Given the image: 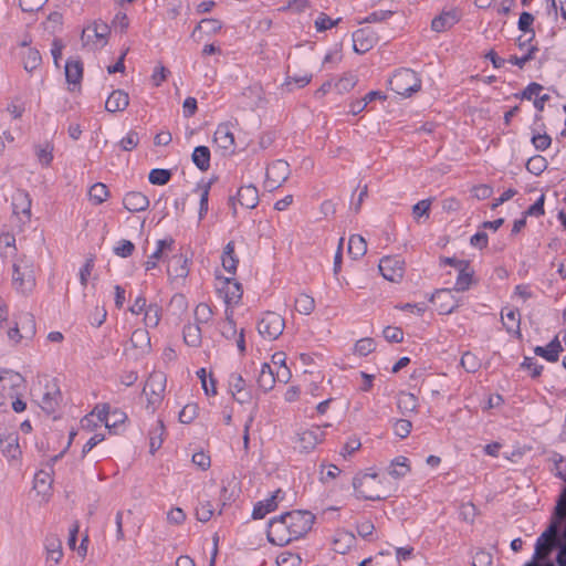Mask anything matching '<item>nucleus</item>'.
<instances>
[{
  "label": "nucleus",
  "mask_w": 566,
  "mask_h": 566,
  "mask_svg": "<svg viewBox=\"0 0 566 566\" xmlns=\"http://www.w3.org/2000/svg\"><path fill=\"white\" fill-rule=\"evenodd\" d=\"M13 213L18 216H22L23 222H29L31 218V199L29 195L24 191H18L13 196L12 202Z\"/></svg>",
  "instance_id": "24"
},
{
  "label": "nucleus",
  "mask_w": 566,
  "mask_h": 566,
  "mask_svg": "<svg viewBox=\"0 0 566 566\" xmlns=\"http://www.w3.org/2000/svg\"><path fill=\"white\" fill-rule=\"evenodd\" d=\"M340 469L335 464H321L319 481L324 484L335 480L340 474Z\"/></svg>",
  "instance_id": "49"
},
{
  "label": "nucleus",
  "mask_w": 566,
  "mask_h": 566,
  "mask_svg": "<svg viewBox=\"0 0 566 566\" xmlns=\"http://www.w3.org/2000/svg\"><path fill=\"white\" fill-rule=\"evenodd\" d=\"M111 33L108 24L102 20H96L83 29L81 41L83 48L90 51H96L107 44V39Z\"/></svg>",
  "instance_id": "2"
},
{
  "label": "nucleus",
  "mask_w": 566,
  "mask_h": 566,
  "mask_svg": "<svg viewBox=\"0 0 566 566\" xmlns=\"http://www.w3.org/2000/svg\"><path fill=\"white\" fill-rule=\"evenodd\" d=\"M367 252V243L365 239L359 234L350 235L348 240V253L353 259H358Z\"/></svg>",
  "instance_id": "39"
},
{
  "label": "nucleus",
  "mask_w": 566,
  "mask_h": 566,
  "mask_svg": "<svg viewBox=\"0 0 566 566\" xmlns=\"http://www.w3.org/2000/svg\"><path fill=\"white\" fill-rule=\"evenodd\" d=\"M460 363H461V366L468 373H475L481 366V363L478 359V357L470 352H467L462 355Z\"/></svg>",
  "instance_id": "57"
},
{
  "label": "nucleus",
  "mask_w": 566,
  "mask_h": 566,
  "mask_svg": "<svg viewBox=\"0 0 566 566\" xmlns=\"http://www.w3.org/2000/svg\"><path fill=\"white\" fill-rule=\"evenodd\" d=\"M123 205L130 212H139L148 208L149 200L142 192L130 191L123 198Z\"/></svg>",
  "instance_id": "26"
},
{
  "label": "nucleus",
  "mask_w": 566,
  "mask_h": 566,
  "mask_svg": "<svg viewBox=\"0 0 566 566\" xmlns=\"http://www.w3.org/2000/svg\"><path fill=\"white\" fill-rule=\"evenodd\" d=\"M355 544V535L350 532L339 530L333 538V549L336 553L345 554Z\"/></svg>",
  "instance_id": "28"
},
{
  "label": "nucleus",
  "mask_w": 566,
  "mask_h": 566,
  "mask_svg": "<svg viewBox=\"0 0 566 566\" xmlns=\"http://www.w3.org/2000/svg\"><path fill=\"white\" fill-rule=\"evenodd\" d=\"M198 415V406L195 403L186 405L179 412V421L181 423H190Z\"/></svg>",
  "instance_id": "62"
},
{
  "label": "nucleus",
  "mask_w": 566,
  "mask_h": 566,
  "mask_svg": "<svg viewBox=\"0 0 566 566\" xmlns=\"http://www.w3.org/2000/svg\"><path fill=\"white\" fill-rule=\"evenodd\" d=\"M35 333V324L32 316H29V326L24 327V334H21L18 324L14 327H11L7 332V336L9 342L12 345H18L23 338H32Z\"/></svg>",
  "instance_id": "30"
},
{
  "label": "nucleus",
  "mask_w": 566,
  "mask_h": 566,
  "mask_svg": "<svg viewBox=\"0 0 566 566\" xmlns=\"http://www.w3.org/2000/svg\"><path fill=\"white\" fill-rule=\"evenodd\" d=\"M164 432V422L158 420L156 427L149 433V451L151 454H154L161 447Z\"/></svg>",
  "instance_id": "44"
},
{
  "label": "nucleus",
  "mask_w": 566,
  "mask_h": 566,
  "mask_svg": "<svg viewBox=\"0 0 566 566\" xmlns=\"http://www.w3.org/2000/svg\"><path fill=\"white\" fill-rule=\"evenodd\" d=\"M291 174L290 165L282 159L273 161L266 168L264 187L269 191H273L281 187Z\"/></svg>",
  "instance_id": "9"
},
{
  "label": "nucleus",
  "mask_w": 566,
  "mask_h": 566,
  "mask_svg": "<svg viewBox=\"0 0 566 566\" xmlns=\"http://www.w3.org/2000/svg\"><path fill=\"white\" fill-rule=\"evenodd\" d=\"M376 348V343L373 338L365 337L356 342L355 353L359 356H367L373 353Z\"/></svg>",
  "instance_id": "56"
},
{
  "label": "nucleus",
  "mask_w": 566,
  "mask_h": 566,
  "mask_svg": "<svg viewBox=\"0 0 566 566\" xmlns=\"http://www.w3.org/2000/svg\"><path fill=\"white\" fill-rule=\"evenodd\" d=\"M83 76V66L80 61H67L65 64V77L69 84H80Z\"/></svg>",
  "instance_id": "38"
},
{
  "label": "nucleus",
  "mask_w": 566,
  "mask_h": 566,
  "mask_svg": "<svg viewBox=\"0 0 566 566\" xmlns=\"http://www.w3.org/2000/svg\"><path fill=\"white\" fill-rule=\"evenodd\" d=\"M213 515V509L209 501H201L196 509V517L200 522H208Z\"/></svg>",
  "instance_id": "59"
},
{
  "label": "nucleus",
  "mask_w": 566,
  "mask_h": 566,
  "mask_svg": "<svg viewBox=\"0 0 566 566\" xmlns=\"http://www.w3.org/2000/svg\"><path fill=\"white\" fill-rule=\"evenodd\" d=\"M324 437L325 433L321 429V427H312L310 429H304L297 433L295 449H297L302 453H308L313 451L316 448V446L324 440Z\"/></svg>",
  "instance_id": "13"
},
{
  "label": "nucleus",
  "mask_w": 566,
  "mask_h": 566,
  "mask_svg": "<svg viewBox=\"0 0 566 566\" xmlns=\"http://www.w3.org/2000/svg\"><path fill=\"white\" fill-rule=\"evenodd\" d=\"M378 268L386 280L399 282L403 277L405 261L398 256H384Z\"/></svg>",
  "instance_id": "14"
},
{
  "label": "nucleus",
  "mask_w": 566,
  "mask_h": 566,
  "mask_svg": "<svg viewBox=\"0 0 566 566\" xmlns=\"http://www.w3.org/2000/svg\"><path fill=\"white\" fill-rule=\"evenodd\" d=\"M502 323L509 333L520 335V313L517 310L505 307L501 312Z\"/></svg>",
  "instance_id": "29"
},
{
  "label": "nucleus",
  "mask_w": 566,
  "mask_h": 566,
  "mask_svg": "<svg viewBox=\"0 0 566 566\" xmlns=\"http://www.w3.org/2000/svg\"><path fill=\"white\" fill-rule=\"evenodd\" d=\"M222 28V23L220 20L210 18V19H202L198 25L195 28V30L191 33V36L193 39L197 38V34L199 31H205L207 34H216L218 33Z\"/></svg>",
  "instance_id": "40"
},
{
  "label": "nucleus",
  "mask_w": 566,
  "mask_h": 566,
  "mask_svg": "<svg viewBox=\"0 0 566 566\" xmlns=\"http://www.w3.org/2000/svg\"><path fill=\"white\" fill-rule=\"evenodd\" d=\"M130 340L136 348L148 349L150 347V337L145 329H136Z\"/></svg>",
  "instance_id": "53"
},
{
  "label": "nucleus",
  "mask_w": 566,
  "mask_h": 566,
  "mask_svg": "<svg viewBox=\"0 0 566 566\" xmlns=\"http://www.w3.org/2000/svg\"><path fill=\"white\" fill-rule=\"evenodd\" d=\"M41 55L38 50L29 49L23 57V66L28 72H32L41 64Z\"/></svg>",
  "instance_id": "52"
},
{
  "label": "nucleus",
  "mask_w": 566,
  "mask_h": 566,
  "mask_svg": "<svg viewBox=\"0 0 566 566\" xmlns=\"http://www.w3.org/2000/svg\"><path fill=\"white\" fill-rule=\"evenodd\" d=\"M473 273L474 272L470 269L469 263L467 266L459 269V274L453 290L457 292H464L469 290L472 283Z\"/></svg>",
  "instance_id": "43"
},
{
  "label": "nucleus",
  "mask_w": 566,
  "mask_h": 566,
  "mask_svg": "<svg viewBox=\"0 0 566 566\" xmlns=\"http://www.w3.org/2000/svg\"><path fill=\"white\" fill-rule=\"evenodd\" d=\"M184 339L189 346L197 347L201 343V329L198 324H189L184 329Z\"/></svg>",
  "instance_id": "45"
},
{
  "label": "nucleus",
  "mask_w": 566,
  "mask_h": 566,
  "mask_svg": "<svg viewBox=\"0 0 566 566\" xmlns=\"http://www.w3.org/2000/svg\"><path fill=\"white\" fill-rule=\"evenodd\" d=\"M357 77L353 74H344L336 83L335 88L339 94L349 92L357 84Z\"/></svg>",
  "instance_id": "51"
},
{
  "label": "nucleus",
  "mask_w": 566,
  "mask_h": 566,
  "mask_svg": "<svg viewBox=\"0 0 566 566\" xmlns=\"http://www.w3.org/2000/svg\"><path fill=\"white\" fill-rule=\"evenodd\" d=\"M229 390L235 401L239 403H249L252 400V394L247 386L245 380L240 374L233 373L229 376Z\"/></svg>",
  "instance_id": "16"
},
{
  "label": "nucleus",
  "mask_w": 566,
  "mask_h": 566,
  "mask_svg": "<svg viewBox=\"0 0 566 566\" xmlns=\"http://www.w3.org/2000/svg\"><path fill=\"white\" fill-rule=\"evenodd\" d=\"M60 400L61 391L56 384L48 382L45 385L44 391L38 399V403L44 412L51 415L55 412L56 408L59 407Z\"/></svg>",
  "instance_id": "15"
},
{
  "label": "nucleus",
  "mask_w": 566,
  "mask_h": 566,
  "mask_svg": "<svg viewBox=\"0 0 566 566\" xmlns=\"http://www.w3.org/2000/svg\"><path fill=\"white\" fill-rule=\"evenodd\" d=\"M275 384L274 371L268 363L262 364L259 376H258V385L264 391H269L273 388Z\"/></svg>",
  "instance_id": "36"
},
{
  "label": "nucleus",
  "mask_w": 566,
  "mask_h": 566,
  "mask_svg": "<svg viewBox=\"0 0 566 566\" xmlns=\"http://www.w3.org/2000/svg\"><path fill=\"white\" fill-rule=\"evenodd\" d=\"M88 196L95 205H101L107 200L109 191L106 185L96 182L90 188Z\"/></svg>",
  "instance_id": "46"
},
{
  "label": "nucleus",
  "mask_w": 566,
  "mask_h": 566,
  "mask_svg": "<svg viewBox=\"0 0 566 566\" xmlns=\"http://www.w3.org/2000/svg\"><path fill=\"white\" fill-rule=\"evenodd\" d=\"M174 241L171 239H164L157 242V249L153 252L148 260L145 262V270L150 271L157 266V261L160 260L166 250H170Z\"/></svg>",
  "instance_id": "34"
},
{
  "label": "nucleus",
  "mask_w": 566,
  "mask_h": 566,
  "mask_svg": "<svg viewBox=\"0 0 566 566\" xmlns=\"http://www.w3.org/2000/svg\"><path fill=\"white\" fill-rule=\"evenodd\" d=\"M238 202L248 209H253L259 203V191L253 185L243 186L237 193Z\"/></svg>",
  "instance_id": "27"
},
{
  "label": "nucleus",
  "mask_w": 566,
  "mask_h": 566,
  "mask_svg": "<svg viewBox=\"0 0 566 566\" xmlns=\"http://www.w3.org/2000/svg\"><path fill=\"white\" fill-rule=\"evenodd\" d=\"M213 139L224 155L234 153V135L229 123H222L217 127Z\"/></svg>",
  "instance_id": "17"
},
{
  "label": "nucleus",
  "mask_w": 566,
  "mask_h": 566,
  "mask_svg": "<svg viewBox=\"0 0 566 566\" xmlns=\"http://www.w3.org/2000/svg\"><path fill=\"white\" fill-rule=\"evenodd\" d=\"M44 547L46 552V563L50 564V566L60 564L63 557L61 539L56 535L50 534L45 537Z\"/></svg>",
  "instance_id": "19"
},
{
  "label": "nucleus",
  "mask_w": 566,
  "mask_h": 566,
  "mask_svg": "<svg viewBox=\"0 0 566 566\" xmlns=\"http://www.w3.org/2000/svg\"><path fill=\"white\" fill-rule=\"evenodd\" d=\"M161 317V310L157 304H149L145 311L144 323L147 327H156Z\"/></svg>",
  "instance_id": "48"
},
{
  "label": "nucleus",
  "mask_w": 566,
  "mask_h": 566,
  "mask_svg": "<svg viewBox=\"0 0 566 566\" xmlns=\"http://www.w3.org/2000/svg\"><path fill=\"white\" fill-rule=\"evenodd\" d=\"M268 539L277 546H284L294 539L282 515L270 521Z\"/></svg>",
  "instance_id": "12"
},
{
  "label": "nucleus",
  "mask_w": 566,
  "mask_h": 566,
  "mask_svg": "<svg viewBox=\"0 0 566 566\" xmlns=\"http://www.w3.org/2000/svg\"><path fill=\"white\" fill-rule=\"evenodd\" d=\"M294 307L300 314L310 315L315 310V300L306 293H301L295 298Z\"/></svg>",
  "instance_id": "42"
},
{
  "label": "nucleus",
  "mask_w": 566,
  "mask_h": 566,
  "mask_svg": "<svg viewBox=\"0 0 566 566\" xmlns=\"http://www.w3.org/2000/svg\"><path fill=\"white\" fill-rule=\"evenodd\" d=\"M0 451L10 463H17L21 460L22 450L19 444L18 432L7 430L0 432Z\"/></svg>",
  "instance_id": "11"
},
{
  "label": "nucleus",
  "mask_w": 566,
  "mask_h": 566,
  "mask_svg": "<svg viewBox=\"0 0 566 566\" xmlns=\"http://www.w3.org/2000/svg\"><path fill=\"white\" fill-rule=\"evenodd\" d=\"M562 349L558 338L555 337L546 347L537 346L534 352L537 356L545 358L547 361L554 363L557 361Z\"/></svg>",
  "instance_id": "32"
},
{
  "label": "nucleus",
  "mask_w": 566,
  "mask_h": 566,
  "mask_svg": "<svg viewBox=\"0 0 566 566\" xmlns=\"http://www.w3.org/2000/svg\"><path fill=\"white\" fill-rule=\"evenodd\" d=\"M397 407L402 415L416 412L418 408V399L411 392H400L397 400Z\"/></svg>",
  "instance_id": "35"
},
{
  "label": "nucleus",
  "mask_w": 566,
  "mask_h": 566,
  "mask_svg": "<svg viewBox=\"0 0 566 566\" xmlns=\"http://www.w3.org/2000/svg\"><path fill=\"white\" fill-rule=\"evenodd\" d=\"M12 282L14 289L22 293H30L35 286V277L31 263L21 260L13 264Z\"/></svg>",
  "instance_id": "5"
},
{
  "label": "nucleus",
  "mask_w": 566,
  "mask_h": 566,
  "mask_svg": "<svg viewBox=\"0 0 566 566\" xmlns=\"http://www.w3.org/2000/svg\"><path fill=\"white\" fill-rule=\"evenodd\" d=\"M36 157L38 160L44 165L49 166L53 159V146L49 143H45L44 145L36 146Z\"/></svg>",
  "instance_id": "54"
},
{
  "label": "nucleus",
  "mask_w": 566,
  "mask_h": 566,
  "mask_svg": "<svg viewBox=\"0 0 566 566\" xmlns=\"http://www.w3.org/2000/svg\"><path fill=\"white\" fill-rule=\"evenodd\" d=\"M243 95L248 97H254L255 98V106L259 107L265 103V96H264V90L261 85L254 84L249 87H247L243 91Z\"/></svg>",
  "instance_id": "55"
},
{
  "label": "nucleus",
  "mask_w": 566,
  "mask_h": 566,
  "mask_svg": "<svg viewBox=\"0 0 566 566\" xmlns=\"http://www.w3.org/2000/svg\"><path fill=\"white\" fill-rule=\"evenodd\" d=\"M192 161L201 171H207L210 167V150L206 146H198L192 153Z\"/></svg>",
  "instance_id": "37"
},
{
  "label": "nucleus",
  "mask_w": 566,
  "mask_h": 566,
  "mask_svg": "<svg viewBox=\"0 0 566 566\" xmlns=\"http://www.w3.org/2000/svg\"><path fill=\"white\" fill-rule=\"evenodd\" d=\"M52 482H53V480H52L51 474L49 472L39 471L34 475L33 489L35 490V492L39 495H42V497L44 500H46L48 496L50 495V490H51Z\"/></svg>",
  "instance_id": "31"
},
{
  "label": "nucleus",
  "mask_w": 566,
  "mask_h": 566,
  "mask_svg": "<svg viewBox=\"0 0 566 566\" xmlns=\"http://www.w3.org/2000/svg\"><path fill=\"white\" fill-rule=\"evenodd\" d=\"M492 555L491 553L480 549L472 557V566H491L492 565Z\"/></svg>",
  "instance_id": "64"
},
{
  "label": "nucleus",
  "mask_w": 566,
  "mask_h": 566,
  "mask_svg": "<svg viewBox=\"0 0 566 566\" xmlns=\"http://www.w3.org/2000/svg\"><path fill=\"white\" fill-rule=\"evenodd\" d=\"M171 177V172L167 169H153L148 179L153 185H166Z\"/></svg>",
  "instance_id": "58"
},
{
  "label": "nucleus",
  "mask_w": 566,
  "mask_h": 566,
  "mask_svg": "<svg viewBox=\"0 0 566 566\" xmlns=\"http://www.w3.org/2000/svg\"><path fill=\"white\" fill-rule=\"evenodd\" d=\"M294 539L305 535L314 523V515L307 511H293L282 514Z\"/></svg>",
  "instance_id": "7"
},
{
  "label": "nucleus",
  "mask_w": 566,
  "mask_h": 566,
  "mask_svg": "<svg viewBox=\"0 0 566 566\" xmlns=\"http://www.w3.org/2000/svg\"><path fill=\"white\" fill-rule=\"evenodd\" d=\"M167 273L170 280H184L189 273L188 259L182 254L172 255L168 260Z\"/></svg>",
  "instance_id": "18"
},
{
  "label": "nucleus",
  "mask_w": 566,
  "mask_h": 566,
  "mask_svg": "<svg viewBox=\"0 0 566 566\" xmlns=\"http://www.w3.org/2000/svg\"><path fill=\"white\" fill-rule=\"evenodd\" d=\"M340 22V18L336 20H332L327 14L319 13L317 19L315 20V29L318 32L326 31L328 29H332L333 27L337 25Z\"/></svg>",
  "instance_id": "60"
},
{
  "label": "nucleus",
  "mask_w": 566,
  "mask_h": 566,
  "mask_svg": "<svg viewBox=\"0 0 566 566\" xmlns=\"http://www.w3.org/2000/svg\"><path fill=\"white\" fill-rule=\"evenodd\" d=\"M284 326L285 322L281 315L266 312L258 323V331L263 338L273 340L283 333Z\"/></svg>",
  "instance_id": "8"
},
{
  "label": "nucleus",
  "mask_w": 566,
  "mask_h": 566,
  "mask_svg": "<svg viewBox=\"0 0 566 566\" xmlns=\"http://www.w3.org/2000/svg\"><path fill=\"white\" fill-rule=\"evenodd\" d=\"M353 49L357 53H365L373 49L376 36L373 31L360 29L353 34Z\"/></svg>",
  "instance_id": "23"
},
{
  "label": "nucleus",
  "mask_w": 566,
  "mask_h": 566,
  "mask_svg": "<svg viewBox=\"0 0 566 566\" xmlns=\"http://www.w3.org/2000/svg\"><path fill=\"white\" fill-rule=\"evenodd\" d=\"M407 458L398 457L391 461L390 465L387 469V472L394 479H400L408 474L410 471V467L407 463Z\"/></svg>",
  "instance_id": "41"
},
{
  "label": "nucleus",
  "mask_w": 566,
  "mask_h": 566,
  "mask_svg": "<svg viewBox=\"0 0 566 566\" xmlns=\"http://www.w3.org/2000/svg\"><path fill=\"white\" fill-rule=\"evenodd\" d=\"M218 291L223 294L224 302L228 305H235L240 302L243 291L241 284L234 280L226 279Z\"/></svg>",
  "instance_id": "22"
},
{
  "label": "nucleus",
  "mask_w": 566,
  "mask_h": 566,
  "mask_svg": "<svg viewBox=\"0 0 566 566\" xmlns=\"http://www.w3.org/2000/svg\"><path fill=\"white\" fill-rule=\"evenodd\" d=\"M562 521L554 515V520L545 532L537 538L535 545V559H545L554 548L556 535Z\"/></svg>",
  "instance_id": "10"
},
{
  "label": "nucleus",
  "mask_w": 566,
  "mask_h": 566,
  "mask_svg": "<svg viewBox=\"0 0 566 566\" xmlns=\"http://www.w3.org/2000/svg\"><path fill=\"white\" fill-rule=\"evenodd\" d=\"M431 301L438 305L440 314H450L458 307V302L454 300L452 290L443 289L437 291Z\"/></svg>",
  "instance_id": "20"
},
{
  "label": "nucleus",
  "mask_w": 566,
  "mask_h": 566,
  "mask_svg": "<svg viewBox=\"0 0 566 566\" xmlns=\"http://www.w3.org/2000/svg\"><path fill=\"white\" fill-rule=\"evenodd\" d=\"M212 317V311L206 303H200L195 310V319L197 324L207 323Z\"/></svg>",
  "instance_id": "61"
},
{
  "label": "nucleus",
  "mask_w": 566,
  "mask_h": 566,
  "mask_svg": "<svg viewBox=\"0 0 566 566\" xmlns=\"http://www.w3.org/2000/svg\"><path fill=\"white\" fill-rule=\"evenodd\" d=\"M390 87L397 94L408 97L421 88V80L415 71L401 69L391 77Z\"/></svg>",
  "instance_id": "4"
},
{
  "label": "nucleus",
  "mask_w": 566,
  "mask_h": 566,
  "mask_svg": "<svg viewBox=\"0 0 566 566\" xmlns=\"http://www.w3.org/2000/svg\"><path fill=\"white\" fill-rule=\"evenodd\" d=\"M129 105V96L123 90L113 91L105 102V108L107 112L116 113L123 112Z\"/></svg>",
  "instance_id": "25"
},
{
  "label": "nucleus",
  "mask_w": 566,
  "mask_h": 566,
  "mask_svg": "<svg viewBox=\"0 0 566 566\" xmlns=\"http://www.w3.org/2000/svg\"><path fill=\"white\" fill-rule=\"evenodd\" d=\"M281 491L277 490L269 499L260 501L253 509L252 516L255 520L263 518L268 513L274 511L277 507V494Z\"/></svg>",
  "instance_id": "33"
},
{
  "label": "nucleus",
  "mask_w": 566,
  "mask_h": 566,
  "mask_svg": "<svg viewBox=\"0 0 566 566\" xmlns=\"http://www.w3.org/2000/svg\"><path fill=\"white\" fill-rule=\"evenodd\" d=\"M353 489L359 500L377 501L388 496V490L377 473H357L353 478Z\"/></svg>",
  "instance_id": "1"
},
{
  "label": "nucleus",
  "mask_w": 566,
  "mask_h": 566,
  "mask_svg": "<svg viewBox=\"0 0 566 566\" xmlns=\"http://www.w3.org/2000/svg\"><path fill=\"white\" fill-rule=\"evenodd\" d=\"M238 260L234 256V244L233 242H229L223 251L222 255V266L226 271L230 273H234L237 270Z\"/></svg>",
  "instance_id": "47"
},
{
  "label": "nucleus",
  "mask_w": 566,
  "mask_h": 566,
  "mask_svg": "<svg viewBox=\"0 0 566 566\" xmlns=\"http://www.w3.org/2000/svg\"><path fill=\"white\" fill-rule=\"evenodd\" d=\"M166 376L160 371L153 373L147 379L143 392L147 397V408L154 411L164 398Z\"/></svg>",
  "instance_id": "6"
},
{
  "label": "nucleus",
  "mask_w": 566,
  "mask_h": 566,
  "mask_svg": "<svg viewBox=\"0 0 566 566\" xmlns=\"http://www.w3.org/2000/svg\"><path fill=\"white\" fill-rule=\"evenodd\" d=\"M276 564L277 566H298L301 564V558L296 554L284 552L279 555Z\"/></svg>",
  "instance_id": "63"
},
{
  "label": "nucleus",
  "mask_w": 566,
  "mask_h": 566,
  "mask_svg": "<svg viewBox=\"0 0 566 566\" xmlns=\"http://www.w3.org/2000/svg\"><path fill=\"white\" fill-rule=\"evenodd\" d=\"M24 382L25 380L21 374L0 369V407L6 406L10 399L20 396Z\"/></svg>",
  "instance_id": "3"
},
{
  "label": "nucleus",
  "mask_w": 566,
  "mask_h": 566,
  "mask_svg": "<svg viewBox=\"0 0 566 566\" xmlns=\"http://www.w3.org/2000/svg\"><path fill=\"white\" fill-rule=\"evenodd\" d=\"M460 21V13L455 9L442 11L440 15L431 21V29L434 32H444Z\"/></svg>",
  "instance_id": "21"
},
{
  "label": "nucleus",
  "mask_w": 566,
  "mask_h": 566,
  "mask_svg": "<svg viewBox=\"0 0 566 566\" xmlns=\"http://www.w3.org/2000/svg\"><path fill=\"white\" fill-rule=\"evenodd\" d=\"M547 167L546 159L541 156L536 155L531 157L526 163V169L536 176L541 175Z\"/></svg>",
  "instance_id": "50"
}]
</instances>
